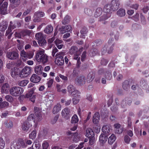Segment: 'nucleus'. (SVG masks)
Instances as JSON below:
<instances>
[{
	"label": "nucleus",
	"instance_id": "f257e3e1",
	"mask_svg": "<svg viewBox=\"0 0 149 149\" xmlns=\"http://www.w3.org/2000/svg\"><path fill=\"white\" fill-rule=\"evenodd\" d=\"M34 111L36 116L35 117V118L34 114H31L28 117V120L29 121L33 120L34 123L35 121H40L42 118L41 110L38 107H35L34 108Z\"/></svg>",
	"mask_w": 149,
	"mask_h": 149
},
{
	"label": "nucleus",
	"instance_id": "2f4dec72",
	"mask_svg": "<svg viewBox=\"0 0 149 149\" xmlns=\"http://www.w3.org/2000/svg\"><path fill=\"white\" fill-rule=\"evenodd\" d=\"M30 127V124L27 121L24 122L22 125V129L24 131H27Z\"/></svg>",
	"mask_w": 149,
	"mask_h": 149
},
{
	"label": "nucleus",
	"instance_id": "37998d69",
	"mask_svg": "<svg viewBox=\"0 0 149 149\" xmlns=\"http://www.w3.org/2000/svg\"><path fill=\"white\" fill-rule=\"evenodd\" d=\"M105 76L106 77L107 79L109 80H111L112 78V75L111 72L108 70L106 71Z\"/></svg>",
	"mask_w": 149,
	"mask_h": 149
},
{
	"label": "nucleus",
	"instance_id": "bb28decb",
	"mask_svg": "<svg viewBox=\"0 0 149 149\" xmlns=\"http://www.w3.org/2000/svg\"><path fill=\"white\" fill-rule=\"evenodd\" d=\"M63 42L62 40L58 39H56L54 41L56 46L59 49H61L63 46Z\"/></svg>",
	"mask_w": 149,
	"mask_h": 149
},
{
	"label": "nucleus",
	"instance_id": "412c9836",
	"mask_svg": "<svg viewBox=\"0 0 149 149\" xmlns=\"http://www.w3.org/2000/svg\"><path fill=\"white\" fill-rule=\"evenodd\" d=\"M108 134H102L100 136L99 141L101 143H104L107 141L108 139Z\"/></svg>",
	"mask_w": 149,
	"mask_h": 149
},
{
	"label": "nucleus",
	"instance_id": "e2e57ef3",
	"mask_svg": "<svg viewBox=\"0 0 149 149\" xmlns=\"http://www.w3.org/2000/svg\"><path fill=\"white\" fill-rule=\"evenodd\" d=\"M106 69L102 68L100 69L98 71V74L99 75H101L103 74L104 72H106Z\"/></svg>",
	"mask_w": 149,
	"mask_h": 149
},
{
	"label": "nucleus",
	"instance_id": "f03ea898",
	"mask_svg": "<svg viewBox=\"0 0 149 149\" xmlns=\"http://www.w3.org/2000/svg\"><path fill=\"white\" fill-rule=\"evenodd\" d=\"M44 53L43 51H40L36 54L35 58L38 62L44 64L48 61V57Z\"/></svg>",
	"mask_w": 149,
	"mask_h": 149
},
{
	"label": "nucleus",
	"instance_id": "c03bdc74",
	"mask_svg": "<svg viewBox=\"0 0 149 149\" xmlns=\"http://www.w3.org/2000/svg\"><path fill=\"white\" fill-rule=\"evenodd\" d=\"M35 37L38 41L44 38L43 34L40 32L37 33L36 34Z\"/></svg>",
	"mask_w": 149,
	"mask_h": 149
},
{
	"label": "nucleus",
	"instance_id": "a211bd4d",
	"mask_svg": "<svg viewBox=\"0 0 149 149\" xmlns=\"http://www.w3.org/2000/svg\"><path fill=\"white\" fill-rule=\"evenodd\" d=\"M70 109L68 108H65L63 109L61 112L62 117L68 118L69 117Z\"/></svg>",
	"mask_w": 149,
	"mask_h": 149
},
{
	"label": "nucleus",
	"instance_id": "dca6fc26",
	"mask_svg": "<svg viewBox=\"0 0 149 149\" xmlns=\"http://www.w3.org/2000/svg\"><path fill=\"white\" fill-rule=\"evenodd\" d=\"M8 3L7 2H3L2 5L0 7V11L2 14H5L7 12V8Z\"/></svg>",
	"mask_w": 149,
	"mask_h": 149
},
{
	"label": "nucleus",
	"instance_id": "cd10ccee",
	"mask_svg": "<svg viewBox=\"0 0 149 149\" xmlns=\"http://www.w3.org/2000/svg\"><path fill=\"white\" fill-rule=\"evenodd\" d=\"M53 31V27L51 24L47 25L44 29V32L47 34L51 33Z\"/></svg>",
	"mask_w": 149,
	"mask_h": 149
},
{
	"label": "nucleus",
	"instance_id": "13d9d810",
	"mask_svg": "<svg viewBox=\"0 0 149 149\" xmlns=\"http://www.w3.org/2000/svg\"><path fill=\"white\" fill-rule=\"evenodd\" d=\"M109 62V61L107 59L102 58L101 61V64L103 65H107Z\"/></svg>",
	"mask_w": 149,
	"mask_h": 149
},
{
	"label": "nucleus",
	"instance_id": "9b49d317",
	"mask_svg": "<svg viewBox=\"0 0 149 149\" xmlns=\"http://www.w3.org/2000/svg\"><path fill=\"white\" fill-rule=\"evenodd\" d=\"M59 30L61 33H64L66 32L72 31V29L71 26L69 25L62 26L59 28Z\"/></svg>",
	"mask_w": 149,
	"mask_h": 149
},
{
	"label": "nucleus",
	"instance_id": "9d476101",
	"mask_svg": "<svg viewBox=\"0 0 149 149\" xmlns=\"http://www.w3.org/2000/svg\"><path fill=\"white\" fill-rule=\"evenodd\" d=\"M34 91L33 89L29 91L25 95V98H29V100L33 103L35 102L36 95H33Z\"/></svg>",
	"mask_w": 149,
	"mask_h": 149
},
{
	"label": "nucleus",
	"instance_id": "338daca9",
	"mask_svg": "<svg viewBox=\"0 0 149 149\" xmlns=\"http://www.w3.org/2000/svg\"><path fill=\"white\" fill-rule=\"evenodd\" d=\"M86 51H84L83 52L81 56V60L82 62L84 61L86 58Z\"/></svg>",
	"mask_w": 149,
	"mask_h": 149
},
{
	"label": "nucleus",
	"instance_id": "f3484780",
	"mask_svg": "<svg viewBox=\"0 0 149 149\" xmlns=\"http://www.w3.org/2000/svg\"><path fill=\"white\" fill-rule=\"evenodd\" d=\"M17 144L18 145L19 149L20 148H24L27 146L23 139L21 138L18 139L17 141Z\"/></svg>",
	"mask_w": 149,
	"mask_h": 149
},
{
	"label": "nucleus",
	"instance_id": "a878e982",
	"mask_svg": "<svg viewBox=\"0 0 149 149\" xmlns=\"http://www.w3.org/2000/svg\"><path fill=\"white\" fill-rule=\"evenodd\" d=\"M8 24L6 22H3L0 24V31L4 33L5 31L7 28Z\"/></svg>",
	"mask_w": 149,
	"mask_h": 149
},
{
	"label": "nucleus",
	"instance_id": "393cba45",
	"mask_svg": "<svg viewBox=\"0 0 149 149\" xmlns=\"http://www.w3.org/2000/svg\"><path fill=\"white\" fill-rule=\"evenodd\" d=\"M110 129V126L109 125H106L103 126L102 131L105 134H109Z\"/></svg>",
	"mask_w": 149,
	"mask_h": 149
},
{
	"label": "nucleus",
	"instance_id": "2eb2a0df",
	"mask_svg": "<svg viewBox=\"0 0 149 149\" xmlns=\"http://www.w3.org/2000/svg\"><path fill=\"white\" fill-rule=\"evenodd\" d=\"M10 86L8 83H6L2 86L1 89V92L2 93H8L9 92Z\"/></svg>",
	"mask_w": 149,
	"mask_h": 149
},
{
	"label": "nucleus",
	"instance_id": "680f3d73",
	"mask_svg": "<svg viewBox=\"0 0 149 149\" xmlns=\"http://www.w3.org/2000/svg\"><path fill=\"white\" fill-rule=\"evenodd\" d=\"M53 79H50L47 81V84L48 88H50L52 86L53 83Z\"/></svg>",
	"mask_w": 149,
	"mask_h": 149
},
{
	"label": "nucleus",
	"instance_id": "58836bf2",
	"mask_svg": "<svg viewBox=\"0 0 149 149\" xmlns=\"http://www.w3.org/2000/svg\"><path fill=\"white\" fill-rule=\"evenodd\" d=\"M2 101V99L0 98V109L4 108L8 106L9 103L8 102L6 101L1 102Z\"/></svg>",
	"mask_w": 149,
	"mask_h": 149
},
{
	"label": "nucleus",
	"instance_id": "6e6552de",
	"mask_svg": "<svg viewBox=\"0 0 149 149\" xmlns=\"http://www.w3.org/2000/svg\"><path fill=\"white\" fill-rule=\"evenodd\" d=\"M17 52L15 51L7 52L6 53V56L8 59L10 60L16 59L18 57Z\"/></svg>",
	"mask_w": 149,
	"mask_h": 149
},
{
	"label": "nucleus",
	"instance_id": "0eeeda50",
	"mask_svg": "<svg viewBox=\"0 0 149 149\" xmlns=\"http://www.w3.org/2000/svg\"><path fill=\"white\" fill-rule=\"evenodd\" d=\"M21 58L23 61H25L28 59H30L33 57V54L30 53L26 52L24 50L20 52Z\"/></svg>",
	"mask_w": 149,
	"mask_h": 149
},
{
	"label": "nucleus",
	"instance_id": "ea45409f",
	"mask_svg": "<svg viewBox=\"0 0 149 149\" xmlns=\"http://www.w3.org/2000/svg\"><path fill=\"white\" fill-rule=\"evenodd\" d=\"M80 93L77 90H75L70 94L72 95V96L73 97H79L80 96L79 94Z\"/></svg>",
	"mask_w": 149,
	"mask_h": 149
},
{
	"label": "nucleus",
	"instance_id": "ddd939ff",
	"mask_svg": "<svg viewBox=\"0 0 149 149\" xmlns=\"http://www.w3.org/2000/svg\"><path fill=\"white\" fill-rule=\"evenodd\" d=\"M55 62L58 65H63L64 63L63 57L61 56H57L55 59Z\"/></svg>",
	"mask_w": 149,
	"mask_h": 149
},
{
	"label": "nucleus",
	"instance_id": "8fccbe9b",
	"mask_svg": "<svg viewBox=\"0 0 149 149\" xmlns=\"http://www.w3.org/2000/svg\"><path fill=\"white\" fill-rule=\"evenodd\" d=\"M128 100V97H126L123 100L121 103V106L122 108H124L126 107L127 105V101Z\"/></svg>",
	"mask_w": 149,
	"mask_h": 149
},
{
	"label": "nucleus",
	"instance_id": "864d4df0",
	"mask_svg": "<svg viewBox=\"0 0 149 149\" xmlns=\"http://www.w3.org/2000/svg\"><path fill=\"white\" fill-rule=\"evenodd\" d=\"M5 98L7 101L9 102H12L13 100V97L9 95H6L5 97Z\"/></svg>",
	"mask_w": 149,
	"mask_h": 149
},
{
	"label": "nucleus",
	"instance_id": "79ce46f5",
	"mask_svg": "<svg viewBox=\"0 0 149 149\" xmlns=\"http://www.w3.org/2000/svg\"><path fill=\"white\" fill-rule=\"evenodd\" d=\"M36 130H34L31 132L29 134V138L32 139H34L36 137Z\"/></svg>",
	"mask_w": 149,
	"mask_h": 149
},
{
	"label": "nucleus",
	"instance_id": "72a5a7b5",
	"mask_svg": "<svg viewBox=\"0 0 149 149\" xmlns=\"http://www.w3.org/2000/svg\"><path fill=\"white\" fill-rule=\"evenodd\" d=\"M102 9L100 7L97 8L95 13L94 16L95 17H97L100 16L102 14Z\"/></svg>",
	"mask_w": 149,
	"mask_h": 149
},
{
	"label": "nucleus",
	"instance_id": "0e129e2a",
	"mask_svg": "<svg viewBox=\"0 0 149 149\" xmlns=\"http://www.w3.org/2000/svg\"><path fill=\"white\" fill-rule=\"evenodd\" d=\"M102 43V41L100 40H97L95 41L93 44H94L93 45V46L94 47V46L96 45V46H99Z\"/></svg>",
	"mask_w": 149,
	"mask_h": 149
},
{
	"label": "nucleus",
	"instance_id": "5fc2aeb1",
	"mask_svg": "<svg viewBox=\"0 0 149 149\" xmlns=\"http://www.w3.org/2000/svg\"><path fill=\"white\" fill-rule=\"evenodd\" d=\"M115 130L116 133L120 134L123 132L124 130V128L123 127L121 126L120 127V128H117L116 129H115Z\"/></svg>",
	"mask_w": 149,
	"mask_h": 149
},
{
	"label": "nucleus",
	"instance_id": "b1692460",
	"mask_svg": "<svg viewBox=\"0 0 149 149\" xmlns=\"http://www.w3.org/2000/svg\"><path fill=\"white\" fill-rule=\"evenodd\" d=\"M43 70V68L40 65L36 66L35 68V72L38 74L40 75L42 74V71Z\"/></svg>",
	"mask_w": 149,
	"mask_h": 149
},
{
	"label": "nucleus",
	"instance_id": "4be33fe9",
	"mask_svg": "<svg viewBox=\"0 0 149 149\" xmlns=\"http://www.w3.org/2000/svg\"><path fill=\"white\" fill-rule=\"evenodd\" d=\"M61 105L59 103H57L56 105L54 106L52 111V112L54 114L58 113L61 109Z\"/></svg>",
	"mask_w": 149,
	"mask_h": 149
},
{
	"label": "nucleus",
	"instance_id": "a18cd8bd",
	"mask_svg": "<svg viewBox=\"0 0 149 149\" xmlns=\"http://www.w3.org/2000/svg\"><path fill=\"white\" fill-rule=\"evenodd\" d=\"M38 42L39 45L41 46H45L47 44L46 41L44 38L38 41Z\"/></svg>",
	"mask_w": 149,
	"mask_h": 149
},
{
	"label": "nucleus",
	"instance_id": "c85d7f7f",
	"mask_svg": "<svg viewBox=\"0 0 149 149\" xmlns=\"http://www.w3.org/2000/svg\"><path fill=\"white\" fill-rule=\"evenodd\" d=\"M18 69L16 67H14L11 70V75L12 77L15 78L16 76L18 75Z\"/></svg>",
	"mask_w": 149,
	"mask_h": 149
},
{
	"label": "nucleus",
	"instance_id": "3c124183",
	"mask_svg": "<svg viewBox=\"0 0 149 149\" xmlns=\"http://www.w3.org/2000/svg\"><path fill=\"white\" fill-rule=\"evenodd\" d=\"M5 141L3 138H0V149H3L5 146Z\"/></svg>",
	"mask_w": 149,
	"mask_h": 149
},
{
	"label": "nucleus",
	"instance_id": "09e8293b",
	"mask_svg": "<svg viewBox=\"0 0 149 149\" xmlns=\"http://www.w3.org/2000/svg\"><path fill=\"white\" fill-rule=\"evenodd\" d=\"M78 121V118L76 115H74L72 117L71 120V123H76Z\"/></svg>",
	"mask_w": 149,
	"mask_h": 149
},
{
	"label": "nucleus",
	"instance_id": "7ed1b4c3",
	"mask_svg": "<svg viewBox=\"0 0 149 149\" xmlns=\"http://www.w3.org/2000/svg\"><path fill=\"white\" fill-rule=\"evenodd\" d=\"M113 40V38H111L109 39L108 41V44L106 45L101 49V54L102 55H104L107 52L108 54H111L112 52L113 49V47L114 46V44L111 45V44Z\"/></svg>",
	"mask_w": 149,
	"mask_h": 149
},
{
	"label": "nucleus",
	"instance_id": "052dcab7",
	"mask_svg": "<svg viewBox=\"0 0 149 149\" xmlns=\"http://www.w3.org/2000/svg\"><path fill=\"white\" fill-rule=\"evenodd\" d=\"M80 97H74L72 98L73 104H77L79 102Z\"/></svg>",
	"mask_w": 149,
	"mask_h": 149
},
{
	"label": "nucleus",
	"instance_id": "c756f323",
	"mask_svg": "<svg viewBox=\"0 0 149 149\" xmlns=\"http://www.w3.org/2000/svg\"><path fill=\"white\" fill-rule=\"evenodd\" d=\"M116 137L114 134H112L108 139V142L110 145L112 144L116 140Z\"/></svg>",
	"mask_w": 149,
	"mask_h": 149
},
{
	"label": "nucleus",
	"instance_id": "4d7b16f0",
	"mask_svg": "<svg viewBox=\"0 0 149 149\" xmlns=\"http://www.w3.org/2000/svg\"><path fill=\"white\" fill-rule=\"evenodd\" d=\"M37 14L36 15V13H35L33 17V21L34 22H38L40 21V18Z\"/></svg>",
	"mask_w": 149,
	"mask_h": 149
},
{
	"label": "nucleus",
	"instance_id": "de8ad7c7",
	"mask_svg": "<svg viewBox=\"0 0 149 149\" xmlns=\"http://www.w3.org/2000/svg\"><path fill=\"white\" fill-rule=\"evenodd\" d=\"M75 89V88L72 85H69L67 88L68 91L70 93H72V92H73V91H74Z\"/></svg>",
	"mask_w": 149,
	"mask_h": 149
},
{
	"label": "nucleus",
	"instance_id": "a19ab883",
	"mask_svg": "<svg viewBox=\"0 0 149 149\" xmlns=\"http://www.w3.org/2000/svg\"><path fill=\"white\" fill-rule=\"evenodd\" d=\"M70 17L68 15H66L62 21V24H68L70 21Z\"/></svg>",
	"mask_w": 149,
	"mask_h": 149
},
{
	"label": "nucleus",
	"instance_id": "774afa93",
	"mask_svg": "<svg viewBox=\"0 0 149 149\" xmlns=\"http://www.w3.org/2000/svg\"><path fill=\"white\" fill-rule=\"evenodd\" d=\"M87 29L86 27H84L82 28L80 31V33L81 34L83 35L86 34L87 33Z\"/></svg>",
	"mask_w": 149,
	"mask_h": 149
},
{
	"label": "nucleus",
	"instance_id": "aec40b11",
	"mask_svg": "<svg viewBox=\"0 0 149 149\" xmlns=\"http://www.w3.org/2000/svg\"><path fill=\"white\" fill-rule=\"evenodd\" d=\"M86 136L88 138L93 137L94 136V133L92 129L88 128L86 131Z\"/></svg>",
	"mask_w": 149,
	"mask_h": 149
},
{
	"label": "nucleus",
	"instance_id": "6e6d98bb",
	"mask_svg": "<svg viewBox=\"0 0 149 149\" xmlns=\"http://www.w3.org/2000/svg\"><path fill=\"white\" fill-rule=\"evenodd\" d=\"M42 146L43 149H47L49 146V144L46 141H45L42 143Z\"/></svg>",
	"mask_w": 149,
	"mask_h": 149
},
{
	"label": "nucleus",
	"instance_id": "f704fd0d",
	"mask_svg": "<svg viewBox=\"0 0 149 149\" xmlns=\"http://www.w3.org/2000/svg\"><path fill=\"white\" fill-rule=\"evenodd\" d=\"M29 82V80L25 79L22 81H18V84L21 86H26Z\"/></svg>",
	"mask_w": 149,
	"mask_h": 149
},
{
	"label": "nucleus",
	"instance_id": "f8f14e48",
	"mask_svg": "<svg viewBox=\"0 0 149 149\" xmlns=\"http://www.w3.org/2000/svg\"><path fill=\"white\" fill-rule=\"evenodd\" d=\"M86 80V77L84 76H82L76 79L75 82L78 85H82L85 84Z\"/></svg>",
	"mask_w": 149,
	"mask_h": 149
},
{
	"label": "nucleus",
	"instance_id": "39448f33",
	"mask_svg": "<svg viewBox=\"0 0 149 149\" xmlns=\"http://www.w3.org/2000/svg\"><path fill=\"white\" fill-rule=\"evenodd\" d=\"M24 91L22 88L14 86L11 88L9 90L10 94L13 96H18L22 94Z\"/></svg>",
	"mask_w": 149,
	"mask_h": 149
},
{
	"label": "nucleus",
	"instance_id": "1a4fd4ad",
	"mask_svg": "<svg viewBox=\"0 0 149 149\" xmlns=\"http://www.w3.org/2000/svg\"><path fill=\"white\" fill-rule=\"evenodd\" d=\"M110 5L111 6V10L116 11L118 8L120 3L118 0H112Z\"/></svg>",
	"mask_w": 149,
	"mask_h": 149
},
{
	"label": "nucleus",
	"instance_id": "6ab92c4d",
	"mask_svg": "<svg viewBox=\"0 0 149 149\" xmlns=\"http://www.w3.org/2000/svg\"><path fill=\"white\" fill-rule=\"evenodd\" d=\"M100 118L99 113L98 112L95 113L93 118V122L95 124H98L99 123Z\"/></svg>",
	"mask_w": 149,
	"mask_h": 149
},
{
	"label": "nucleus",
	"instance_id": "473e14b6",
	"mask_svg": "<svg viewBox=\"0 0 149 149\" xmlns=\"http://www.w3.org/2000/svg\"><path fill=\"white\" fill-rule=\"evenodd\" d=\"M95 78V74L92 72H90L87 76V81L88 82H90L92 81Z\"/></svg>",
	"mask_w": 149,
	"mask_h": 149
},
{
	"label": "nucleus",
	"instance_id": "7c9ffc66",
	"mask_svg": "<svg viewBox=\"0 0 149 149\" xmlns=\"http://www.w3.org/2000/svg\"><path fill=\"white\" fill-rule=\"evenodd\" d=\"M122 87L124 90L127 91L130 87L129 81L127 80L125 81L123 83Z\"/></svg>",
	"mask_w": 149,
	"mask_h": 149
},
{
	"label": "nucleus",
	"instance_id": "423d86ee",
	"mask_svg": "<svg viewBox=\"0 0 149 149\" xmlns=\"http://www.w3.org/2000/svg\"><path fill=\"white\" fill-rule=\"evenodd\" d=\"M31 68L28 66H25L19 73V77L21 78H25L28 77L31 73Z\"/></svg>",
	"mask_w": 149,
	"mask_h": 149
},
{
	"label": "nucleus",
	"instance_id": "5701e85b",
	"mask_svg": "<svg viewBox=\"0 0 149 149\" xmlns=\"http://www.w3.org/2000/svg\"><path fill=\"white\" fill-rule=\"evenodd\" d=\"M10 5L13 8L17 7L20 3L19 0H9Z\"/></svg>",
	"mask_w": 149,
	"mask_h": 149
},
{
	"label": "nucleus",
	"instance_id": "4c0bfd02",
	"mask_svg": "<svg viewBox=\"0 0 149 149\" xmlns=\"http://www.w3.org/2000/svg\"><path fill=\"white\" fill-rule=\"evenodd\" d=\"M17 24V23L16 21H14L13 22L10 21L8 28L12 31L13 29L16 28Z\"/></svg>",
	"mask_w": 149,
	"mask_h": 149
},
{
	"label": "nucleus",
	"instance_id": "49530a36",
	"mask_svg": "<svg viewBox=\"0 0 149 149\" xmlns=\"http://www.w3.org/2000/svg\"><path fill=\"white\" fill-rule=\"evenodd\" d=\"M11 149H19L18 145L17 144V142L16 141H14L12 143L10 146Z\"/></svg>",
	"mask_w": 149,
	"mask_h": 149
},
{
	"label": "nucleus",
	"instance_id": "e433bc0d",
	"mask_svg": "<svg viewBox=\"0 0 149 149\" xmlns=\"http://www.w3.org/2000/svg\"><path fill=\"white\" fill-rule=\"evenodd\" d=\"M77 51V47L76 46H72L71 47L69 52L71 54H74L75 55L76 54Z\"/></svg>",
	"mask_w": 149,
	"mask_h": 149
},
{
	"label": "nucleus",
	"instance_id": "bf43d9fd",
	"mask_svg": "<svg viewBox=\"0 0 149 149\" xmlns=\"http://www.w3.org/2000/svg\"><path fill=\"white\" fill-rule=\"evenodd\" d=\"M110 109L111 111L114 113L117 112L118 109V106L115 105H114L112 107H111Z\"/></svg>",
	"mask_w": 149,
	"mask_h": 149
},
{
	"label": "nucleus",
	"instance_id": "c9c22d12",
	"mask_svg": "<svg viewBox=\"0 0 149 149\" xmlns=\"http://www.w3.org/2000/svg\"><path fill=\"white\" fill-rule=\"evenodd\" d=\"M117 15L120 17H123L125 15V10L120 8L117 12Z\"/></svg>",
	"mask_w": 149,
	"mask_h": 149
},
{
	"label": "nucleus",
	"instance_id": "69168bd1",
	"mask_svg": "<svg viewBox=\"0 0 149 149\" xmlns=\"http://www.w3.org/2000/svg\"><path fill=\"white\" fill-rule=\"evenodd\" d=\"M124 140L125 143L128 144L130 141L131 139L127 135H126L124 136Z\"/></svg>",
	"mask_w": 149,
	"mask_h": 149
},
{
	"label": "nucleus",
	"instance_id": "603ef678",
	"mask_svg": "<svg viewBox=\"0 0 149 149\" xmlns=\"http://www.w3.org/2000/svg\"><path fill=\"white\" fill-rule=\"evenodd\" d=\"M84 12L85 14L88 15V16H91L92 15V10L91 9L85 8L84 10Z\"/></svg>",
	"mask_w": 149,
	"mask_h": 149
},
{
	"label": "nucleus",
	"instance_id": "20e7f679",
	"mask_svg": "<svg viewBox=\"0 0 149 149\" xmlns=\"http://www.w3.org/2000/svg\"><path fill=\"white\" fill-rule=\"evenodd\" d=\"M111 6L110 4H106L104 7V15L100 18V21H104L107 19L111 16L110 11L111 10Z\"/></svg>",
	"mask_w": 149,
	"mask_h": 149
},
{
	"label": "nucleus",
	"instance_id": "4468645a",
	"mask_svg": "<svg viewBox=\"0 0 149 149\" xmlns=\"http://www.w3.org/2000/svg\"><path fill=\"white\" fill-rule=\"evenodd\" d=\"M41 79V77L35 74H32L30 78L31 81L36 83L40 82Z\"/></svg>",
	"mask_w": 149,
	"mask_h": 149
}]
</instances>
